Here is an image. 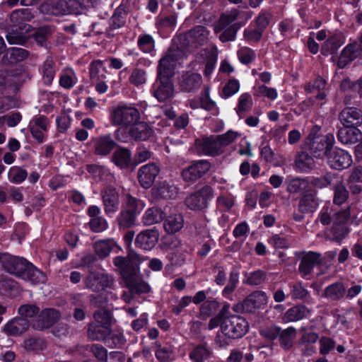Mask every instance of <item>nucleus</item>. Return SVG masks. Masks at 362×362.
I'll use <instances>...</instances> for the list:
<instances>
[{
	"mask_svg": "<svg viewBox=\"0 0 362 362\" xmlns=\"http://www.w3.org/2000/svg\"><path fill=\"white\" fill-rule=\"evenodd\" d=\"M341 211H344V209H338L330 202H327L322 206L318 214L317 221L322 226H329L335 221V217H337L335 214H339Z\"/></svg>",
	"mask_w": 362,
	"mask_h": 362,
	"instance_id": "bb28decb",
	"label": "nucleus"
},
{
	"mask_svg": "<svg viewBox=\"0 0 362 362\" xmlns=\"http://www.w3.org/2000/svg\"><path fill=\"white\" fill-rule=\"evenodd\" d=\"M90 230L94 233H101L108 228V223L103 216L90 218L89 223Z\"/></svg>",
	"mask_w": 362,
	"mask_h": 362,
	"instance_id": "774afa93",
	"label": "nucleus"
},
{
	"mask_svg": "<svg viewBox=\"0 0 362 362\" xmlns=\"http://www.w3.org/2000/svg\"><path fill=\"white\" fill-rule=\"evenodd\" d=\"M160 173V168L156 163L145 164L138 170V180L142 187L150 188Z\"/></svg>",
	"mask_w": 362,
	"mask_h": 362,
	"instance_id": "2eb2a0df",
	"label": "nucleus"
},
{
	"mask_svg": "<svg viewBox=\"0 0 362 362\" xmlns=\"http://www.w3.org/2000/svg\"><path fill=\"white\" fill-rule=\"evenodd\" d=\"M240 62L244 65H248L256 59V53L254 49L248 47H243L237 52Z\"/></svg>",
	"mask_w": 362,
	"mask_h": 362,
	"instance_id": "bf43d9fd",
	"label": "nucleus"
},
{
	"mask_svg": "<svg viewBox=\"0 0 362 362\" xmlns=\"http://www.w3.org/2000/svg\"><path fill=\"white\" fill-rule=\"evenodd\" d=\"M153 95L159 101H165L173 97L174 86L170 78H158L153 86Z\"/></svg>",
	"mask_w": 362,
	"mask_h": 362,
	"instance_id": "aec40b11",
	"label": "nucleus"
},
{
	"mask_svg": "<svg viewBox=\"0 0 362 362\" xmlns=\"http://www.w3.org/2000/svg\"><path fill=\"white\" fill-rule=\"evenodd\" d=\"M349 197V192L341 182H338L334 186L333 203L341 206L345 203Z\"/></svg>",
	"mask_w": 362,
	"mask_h": 362,
	"instance_id": "8fccbe9b",
	"label": "nucleus"
},
{
	"mask_svg": "<svg viewBox=\"0 0 362 362\" xmlns=\"http://www.w3.org/2000/svg\"><path fill=\"white\" fill-rule=\"evenodd\" d=\"M222 145L217 141V138L211 140L210 137L205 136V156H217L223 153Z\"/></svg>",
	"mask_w": 362,
	"mask_h": 362,
	"instance_id": "603ef678",
	"label": "nucleus"
},
{
	"mask_svg": "<svg viewBox=\"0 0 362 362\" xmlns=\"http://www.w3.org/2000/svg\"><path fill=\"white\" fill-rule=\"evenodd\" d=\"M290 296L293 299L303 300L309 296V292L302 285V282H296L290 284Z\"/></svg>",
	"mask_w": 362,
	"mask_h": 362,
	"instance_id": "69168bd1",
	"label": "nucleus"
},
{
	"mask_svg": "<svg viewBox=\"0 0 362 362\" xmlns=\"http://www.w3.org/2000/svg\"><path fill=\"white\" fill-rule=\"evenodd\" d=\"M29 322L24 318H15L9 321L4 327V332L11 336H18L25 332L29 327Z\"/></svg>",
	"mask_w": 362,
	"mask_h": 362,
	"instance_id": "c85d7f7f",
	"label": "nucleus"
},
{
	"mask_svg": "<svg viewBox=\"0 0 362 362\" xmlns=\"http://www.w3.org/2000/svg\"><path fill=\"white\" fill-rule=\"evenodd\" d=\"M337 132L338 141L346 145L354 144L362 138L361 130L356 127L342 125Z\"/></svg>",
	"mask_w": 362,
	"mask_h": 362,
	"instance_id": "4be33fe9",
	"label": "nucleus"
},
{
	"mask_svg": "<svg viewBox=\"0 0 362 362\" xmlns=\"http://www.w3.org/2000/svg\"><path fill=\"white\" fill-rule=\"evenodd\" d=\"M310 311L308 308L302 304L293 306L284 314L283 320L285 322H296L307 317Z\"/></svg>",
	"mask_w": 362,
	"mask_h": 362,
	"instance_id": "c9c22d12",
	"label": "nucleus"
},
{
	"mask_svg": "<svg viewBox=\"0 0 362 362\" xmlns=\"http://www.w3.org/2000/svg\"><path fill=\"white\" fill-rule=\"evenodd\" d=\"M272 18L273 15L271 12L262 9L250 23L264 33L270 25Z\"/></svg>",
	"mask_w": 362,
	"mask_h": 362,
	"instance_id": "37998d69",
	"label": "nucleus"
},
{
	"mask_svg": "<svg viewBox=\"0 0 362 362\" xmlns=\"http://www.w3.org/2000/svg\"><path fill=\"white\" fill-rule=\"evenodd\" d=\"M105 214L112 217L119 209V194L115 188H106L102 194Z\"/></svg>",
	"mask_w": 362,
	"mask_h": 362,
	"instance_id": "412c9836",
	"label": "nucleus"
},
{
	"mask_svg": "<svg viewBox=\"0 0 362 362\" xmlns=\"http://www.w3.org/2000/svg\"><path fill=\"white\" fill-rule=\"evenodd\" d=\"M350 209L348 206L340 213L335 214L337 217H335V221L332 223L331 232L336 238L342 239L349 234V229L347 226V223L350 218Z\"/></svg>",
	"mask_w": 362,
	"mask_h": 362,
	"instance_id": "dca6fc26",
	"label": "nucleus"
},
{
	"mask_svg": "<svg viewBox=\"0 0 362 362\" xmlns=\"http://www.w3.org/2000/svg\"><path fill=\"white\" fill-rule=\"evenodd\" d=\"M78 81L76 75L73 69H64L60 76L59 83L60 86L66 89H70Z\"/></svg>",
	"mask_w": 362,
	"mask_h": 362,
	"instance_id": "3c124183",
	"label": "nucleus"
},
{
	"mask_svg": "<svg viewBox=\"0 0 362 362\" xmlns=\"http://www.w3.org/2000/svg\"><path fill=\"white\" fill-rule=\"evenodd\" d=\"M317 193V190L312 187L303 192L299 197L298 210L303 213H314L320 204Z\"/></svg>",
	"mask_w": 362,
	"mask_h": 362,
	"instance_id": "ddd939ff",
	"label": "nucleus"
},
{
	"mask_svg": "<svg viewBox=\"0 0 362 362\" xmlns=\"http://www.w3.org/2000/svg\"><path fill=\"white\" fill-rule=\"evenodd\" d=\"M184 226V218L180 214H173L164 220L163 228L168 234H175Z\"/></svg>",
	"mask_w": 362,
	"mask_h": 362,
	"instance_id": "72a5a7b5",
	"label": "nucleus"
},
{
	"mask_svg": "<svg viewBox=\"0 0 362 362\" xmlns=\"http://www.w3.org/2000/svg\"><path fill=\"white\" fill-rule=\"evenodd\" d=\"M287 191L291 194L298 193L308 189L309 180L307 178L295 177L292 178L286 177Z\"/></svg>",
	"mask_w": 362,
	"mask_h": 362,
	"instance_id": "ea45409f",
	"label": "nucleus"
},
{
	"mask_svg": "<svg viewBox=\"0 0 362 362\" xmlns=\"http://www.w3.org/2000/svg\"><path fill=\"white\" fill-rule=\"evenodd\" d=\"M129 136L134 140H147L153 134V130L146 122H139L130 127Z\"/></svg>",
	"mask_w": 362,
	"mask_h": 362,
	"instance_id": "2f4dec72",
	"label": "nucleus"
},
{
	"mask_svg": "<svg viewBox=\"0 0 362 362\" xmlns=\"http://www.w3.org/2000/svg\"><path fill=\"white\" fill-rule=\"evenodd\" d=\"M296 329L293 327H288L285 329H281L278 337L281 347L284 350H288L293 347V339L296 337Z\"/></svg>",
	"mask_w": 362,
	"mask_h": 362,
	"instance_id": "79ce46f5",
	"label": "nucleus"
},
{
	"mask_svg": "<svg viewBox=\"0 0 362 362\" xmlns=\"http://www.w3.org/2000/svg\"><path fill=\"white\" fill-rule=\"evenodd\" d=\"M343 38L338 34L329 37L321 47L320 52L323 56L327 57L337 53L339 48L344 44Z\"/></svg>",
	"mask_w": 362,
	"mask_h": 362,
	"instance_id": "7c9ffc66",
	"label": "nucleus"
},
{
	"mask_svg": "<svg viewBox=\"0 0 362 362\" xmlns=\"http://www.w3.org/2000/svg\"><path fill=\"white\" fill-rule=\"evenodd\" d=\"M49 127V122L45 116L35 117L30 122V133L39 143L43 142Z\"/></svg>",
	"mask_w": 362,
	"mask_h": 362,
	"instance_id": "5701e85b",
	"label": "nucleus"
},
{
	"mask_svg": "<svg viewBox=\"0 0 362 362\" xmlns=\"http://www.w3.org/2000/svg\"><path fill=\"white\" fill-rule=\"evenodd\" d=\"M112 279L104 273H90L86 279V288L95 292H100L112 285Z\"/></svg>",
	"mask_w": 362,
	"mask_h": 362,
	"instance_id": "4468645a",
	"label": "nucleus"
},
{
	"mask_svg": "<svg viewBox=\"0 0 362 362\" xmlns=\"http://www.w3.org/2000/svg\"><path fill=\"white\" fill-rule=\"evenodd\" d=\"M252 104V97L250 93H244L238 98V103L236 108V113L240 117L241 114L247 110V107Z\"/></svg>",
	"mask_w": 362,
	"mask_h": 362,
	"instance_id": "338daca9",
	"label": "nucleus"
},
{
	"mask_svg": "<svg viewBox=\"0 0 362 362\" xmlns=\"http://www.w3.org/2000/svg\"><path fill=\"white\" fill-rule=\"evenodd\" d=\"M139 118L137 109L125 105L117 107L111 115L112 122L117 125H129L136 122Z\"/></svg>",
	"mask_w": 362,
	"mask_h": 362,
	"instance_id": "9d476101",
	"label": "nucleus"
},
{
	"mask_svg": "<svg viewBox=\"0 0 362 362\" xmlns=\"http://www.w3.org/2000/svg\"><path fill=\"white\" fill-rule=\"evenodd\" d=\"M186 58L185 50L173 45L159 61L158 67L159 78H171L177 65L182 64Z\"/></svg>",
	"mask_w": 362,
	"mask_h": 362,
	"instance_id": "f257e3e1",
	"label": "nucleus"
},
{
	"mask_svg": "<svg viewBox=\"0 0 362 362\" xmlns=\"http://www.w3.org/2000/svg\"><path fill=\"white\" fill-rule=\"evenodd\" d=\"M346 295V288L341 281L332 283L324 289L322 296L330 301H341Z\"/></svg>",
	"mask_w": 362,
	"mask_h": 362,
	"instance_id": "a878e982",
	"label": "nucleus"
},
{
	"mask_svg": "<svg viewBox=\"0 0 362 362\" xmlns=\"http://www.w3.org/2000/svg\"><path fill=\"white\" fill-rule=\"evenodd\" d=\"M325 159L330 168L339 171L347 169L353 163L351 155L338 147H333Z\"/></svg>",
	"mask_w": 362,
	"mask_h": 362,
	"instance_id": "423d86ee",
	"label": "nucleus"
},
{
	"mask_svg": "<svg viewBox=\"0 0 362 362\" xmlns=\"http://www.w3.org/2000/svg\"><path fill=\"white\" fill-rule=\"evenodd\" d=\"M116 245L113 239L102 240L95 243L94 250L100 257H106Z\"/></svg>",
	"mask_w": 362,
	"mask_h": 362,
	"instance_id": "a18cd8bd",
	"label": "nucleus"
},
{
	"mask_svg": "<svg viewBox=\"0 0 362 362\" xmlns=\"http://www.w3.org/2000/svg\"><path fill=\"white\" fill-rule=\"evenodd\" d=\"M218 60V53L216 47H215L214 50L207 52L205 49V76L211 74L215 68Z\"/></svg>",
	"mask_w": 362,
	"mask_h": 362,
	"instance_id": "052dcab7",
	"label": "nucleus"
},
{
	"mask_svg": "<svg viewBox=\"0 0 362 362\" xmlns=\"http://www.w3.org/2000/svg\"><path fill=\"white\" fill-rule=\"evenodd\" d=\"M27 176V171L18 166L11 167L8 172V180L15 184L21 183L26 179Z\"/></svg>",
	"mask_w": 362,
	"mask_h": 362,
	"instance_id": "4d7b16f0",
	"label": "nucleus"
},
{
	"mask_svg": "<svg viewBox=\"0 0 362 362\" xmlns=\"http://www.w3.org/2000/svg\"><path fill=\"white\" fill-rule=\"evenodd\" d=\"M264 33L250 23L243 31V37L250 45H253L260 42Z\"/></svg>",
	"mask_w": 362,
	"mask_h": 362,
	"instance_id": "09e8293b",
	"label": "nucleus"
},
{
	"mask_svg": "<svg viewBox=\"0 0 362 362\" xmlns=\"http://www.w3.org/2000/svg\"><path fill=\"white\" fill-rule=\"evenodd\" d=\"M54 62L51 58H47L42 67V78L45 83L50 84L55 75Z\"/></svg>",
	"mask_w": 362,
	"mask_h": 362,
	"instance_id": "13d9d810",
	"label": "nucleus"
},
{
	"mask_svg": "<svg viewBox=\"0 0 362 362\" xmlns=\"http://www.w3.org/2000/svg\"><path fill=\"white\" fill-rule=\"evenodd\" d=\"M238 16L239 11L236 9L228 13H222L218 23L215 25V32H220L228 25H230L238 18Z\"/></svg>",
	"mask_w": 362,
	"mask_h": 362,
	"instance_id": "de8ad7c7",
	"label": "nucleus"
},
{
	"mask_svg": "<svg viewBox=\"0 0 362 362\" xmlns=\"http://www.w3.org/2000/svg\"><path fill=\"white\" fill-rule=\"evenodd\" d=\"M33 18L28 9H18L13 11L10 16V20L14 27L19 26L20 29H25V32L29 31L30 26L25 22L29 21Z\"/></svg>",
	"mask_w": 362,
	"mask_h": 362,
	"instance_id": "f704fd0d",
	"label": "nucleus"
},
{
	"mask_svg": "<svg viewBox=\"0 0 362 362\" xmlns=\"http://www.w3.org/2000/svg\"><path fill=\"white\" fill-rule=\"evenodd\" d=\"M19 291L17 284L10 278L0 279V294L14 296Z\"/></svg>",
	"mask_w": 362,
	"mask_h": 362,
	"instance_id": "6e6d98bb",
	"label": "nucleus"
},
{
	"mask_svg": "<svg viewBox=\"0 0 362 362\" xmlns=\"http://www.w3.org/2000/svg\"><path fill=\"white\" fill-rule=\"evenodd\" d=\"M342 125L358 128L362 125V110L356 107H345L339 114Z\"/></svg>",
	"mask_w": 362,
	"mask_h": 362,
	"instance_id": "6ab92c4d",
	"label": "nucleus"
},
{
	"mask_svg": "<svg viewBox=\"0 0 362 362\" xmlns=\"http://www.w3.org/2000/svg\"><path fill=\"white\" fill-rule=\"evenodd\" d=\"M131 160V153L129 150L121 148L117 149L113 154L112 161L121 168L129 165Z\"/></svg>",
	"mask_w": 362,
	"mask_h": 362,
	"instance_id": "49530a36",
	"label": "nucleus"
},
{
	"mask_svg": "<svg viewBox=\"0 0 362 362\" xmlns=\"http://www.w3.org/2000/svg\"><path fill=\"white\" fill-rule=\"evenodd\" d=\"M22 279L34 285L43 284L47 281L46 275L30 262Z\"/></svg>",
	"mask_w": 362,
	"mask_h": 362,
	"instance_id": "473e14b6",
	"label": "nucleus"
},
{
	"mask_svg": "<svg viewBox=\"0 0 362 362\" xmlns=\"http://www.w3.org/2000/svg\"><path fill=\"white\" fill-rule=\"evenodd\" d=\"M267 303L264 291H255L249 294L242 302L234 306L235 312L254 313L257 309H262Z\"/></svg>",
	"mask_w": 362,
	"mask_h": 362,
	"instance_id": "39448f33",
	"label": "nucleus"
},
{
	"mask_svg": "<svg viewBox=\"0 0 362 362\" xmlns=\"http://www.w3.org/2000/svg\"><path fill=\"white\" fill-rule=\"evenodd\" d=\"M153 194L158 198L165 199H174L177 194V188L173 184L163 181L153 188Z\"/></svg>",
	"mask_w": 362,
	"mask_h": 362,
	"instance_id": "cd10ccee",
	"label": "nucleus"
},
{
	"mask_svg": "<svg viewBox=\"0 0 362 362\" xmlns=\"http://www.w3.org/2000/svg\"><path fill=\"white\" fill-rule=\"evenodd\" d=\"M94 319L88 328V337L93 340H105L111 334L112 314L100 309L95 313Z\"/></svg>",
	"mask_w": 362,
	"mask_h": 362,
	"instance_id": "f03ea898",
	"label": "nucleus"
},
{
	"mask_svg": "<svg viewBox=\"0 0 362 362\" xmlns=\"http://www.w3.org/2000/svg\"><path fill=\"white\" fill-rule=\"evenodd\" d=\"M136 216V215L129 210L122 209L117 218L119 228L127 229L134 226Z\"/></svg>",
	"mask_w": 362,
	"mask_h": 362,
	"instance_id": "c03bdc74",
	"label": "nucleus"
},
{
	"mask_svg": "<svg viewBox=\"0 0 362 362\" xmlns=\"http://www.w3.org/2000/svg\"><path fill=\"white\" fill-rule=\"evenodd\" d=\"M138 47L144 53L151 54L155 49V41L148 34L140 35L137 40Z\"/></svg>",
	"mask_w": 362,
	"mask_h": 362,
	"instance_id": "5fc2aeb1",
	"label": "nucleus"
},
{
	"mask_svg": "<svg viewBox=\"0 0 362 362\" xmlns=\"http://www.w3.org/2000/svg\"><path fill=\"white\" fill-rule=\"evenodd\" d=\"M334 136L328 133L323 137H318L316 140L308 143L309 149L316 158L327 157L328 153L332 149L334 144Z\"/></svg>",
	"mask_w": 362,
	"mask_h": 362,
	"instance_id": "f8f14e48",
	"label": "nucleus"
},
{
	"mask_svg": "<svg viewBox=\"0 0 362 362\" xmlns=\"http://www.w3.org/2000/svg\"><path fill=\"white\" fill-rule=\"evenodd\" d=\"M203 201L204 194L202 189H200L186 199V204L187 207L192 210H199L202 207Z\"/></svg>",
	"mask_w": 362,
	"mask_h": 362,
	"instance_id": "e2e57ef3",
	"label": "nucleus"
},
{
	"mask_svg": "<svg viewBox=\"0 0 362 362\" xmlns=\"http://www.w3.org/2000/svg\"><path fill=\"white\" fill-rule=\"evenodd\" d=\"M240 267L233 266L229 272L228 281L226 280V274L223 270L218 269L217 274L215 275L214 281L218 286H223L227 283L222 291L223 297L229 298L239 284Z\"/></svg>",
	"mask_w": 362,
	"mask_h": 362,
	"instance_id": "20e7f679",
	"label": "nucleus"
},
{
	"mask_svg": "<svg viewBox=\"0 0 362 362\" xmlns=\"http://www.w3.org/2000/svg\"><path fill=\"white\" fill-rule=\"evenodd\" d=\"M204 173V162L200 160L183 170L182 175L185 181L195 182Z\"/></svg>",
	"mask_w": 362,
	"mask_h": 362,
	"instance_id": "4c0bfd02",
	"label": "nucleus"
},
{
	"mask_svg": "<svg viewBox=\"0 0 362 362\" xmlns=\"http://www.w3.org/2000/svg\"><path fill=\"white\" fill-rule=\"evenodd\" d=\"M322 264V255L320 252L309 251L301 257L298 272L303 279L310 275L315 267Z\"/></svg>",
	"mask_w": 362,
	"mask_h": 362,
	"instance_id": "9b49d317",
	"label": "nucleus"
},
{
	"mask_svg": "<svg viewBox=\"0 0 362 362\" xmlns=\"http://www.w3.org/2000/svg\"><path fill=\"white\" fill-rule=\"evenodd\" d=\"M248 330V322L240 315H232L226 317L222 324V333L230 339H240Z\"/></svg>",
	"mask_w": 362,
	"mask_h": 362,
	"instance_id": "7ed1b4c3",
	"label": "nucleus"
},
{
	"mask_svg": "<svg viewBox=\"0 0 362 362\" xmlns=\"http://www.w3.org/2000/svg\"><path fill=\"white\" fill-rule=\"evenodd\" d=\"M60 317V313L54 308H46L41 311L37 318L33 322V327L37 330H44L52 326Z\"/></svg>",
	"mask_w": 362,
	"mask_h": 362,
	"instance_id": "a211bd4d",
	"label": "nucleus"
},
{
	"mask_svg": "<svg viewBox=\"0 0 362 362\" xmlns=\"http://www.w3.org/2000/svg\"><path fill=\"white\" fill-rule=\"evenodd\" d=\"M29 262L23 258L14 257L11 255L0 253V268L8 273L22 278Z\"/></svg>",
	"mask_w": 362,
	"mask_h": 362,
	"instance_id": "0eeeda50",
	"label": "nucleus"
},
{
	"mask_svg": "<svg viewBox=\"0 0 362 362\" xmlns=\"http://www.w3.org/2000/svg\"><path fill=\"white\" fill-rule=\"evenodd\" d=\"M357 57L356 47L353 45H347L341 51L339 57L337 66L339 69L345 68Z\"/></svg>",
	"mask_w": 362,
	"mask_h": 362,
	"instance_id": "58836bf2",
	"label": "nucleus"
},
{
	"mask_svg": "<svg viewBox=\"0 0 362 362\" xmlns=\"http://www.w3.org/2000/svg\"><path fill=\"white\" fill-rule=\"evenodd\" d=\"M145 203L132 196L127 194L125 198L124 205L122 209H127L134 214L138 215L144 209Z\"/></svg>",
	"mask_w": 362,
	"mask_h": 362,
	"instance_id": "864d4df0",
	"label": "nucleus"
},
{
	"mask_svg": "<svg viewBox=\"0 0 362 362\" xmlns=\"http://www.w3.org/2000/svg\"><path fill=\"white\" fill-rule=\"evenodd\" d=\"M76 0H59L57 2H49L41 6L42 13L54 16L68 15L74 13L78 8Z\"/></svg>",
	"mask_w": 362,
	"mask_h": 362,
	"instance_id": "1a4fd4ad",
	"label": "nucleus"
},
{
	"mask_svg": "<svg viewBox=\"0 0 362 362\" xmlns=\"http://www.w3.org/2000/svg\"><path fill=\"white\" fill-rule=\"evenodd\" d=\"M94 152L101 156L108 155L115 147V142L110 135L101 136L92 140Z\"/></svg>",
	"mask_w": 362,
	"mask_h": 362,
	"instance_id": "393cba45",
	"label": "nucleus"
},
{
	"mask_svg": "<svg viewBox=\"0 0 362 362\" xmlns=\"http://www.w3.org/2000/svg\"><path fill=\"white\" fill-rule=\"evenodd\" d=\"M141 259L134 252L129 253L127 258L119 256L114 259L115 266L119 270L124 278H128L136 274Z\"/></svg>",
	"mask_w": 362,
	"mask_h": 362,
	"instance_id": "6e6552de",
	"label": "nucleus"
},
{
	"mask_svg": "<svg viewBox=\"0 0 362 362\" xmlns=\"http://www.w3.org/2000/svg\"><path fill=\"white\" fill-rule=\"evenodd\" d=\"M159 237L160 233L157 228L146 229L137 235L135 245L143 250H150L158 243Z\"/></svg>",
	"mask_w": 362,
	"mask_h": 362,
	"instance_id": "f3484780",
	"label": "nucleus"
},
{
	"mask_svg": "<svg viewBox=\"0 0 362 362\" xmlns=\"http://www.w3.org/2000/svg\"><path fill=\"white\" fill-rule=\"evenodd\" d=\"M164 212L157 206L148 208L144 214L141 221L144 226H151L163 220Z\"/></svg>",
	"mask_w": 362,
	"mask_h": 362,
	"instance_id": "e433bc0d",
	"label": "nucleus"
},
{
	"mask_svg": "<svg viewBox=\"0 0 362 362\" xmlns=\"http://www.w3.org/2000/svg\"><path fill=\"white\" fill-rule=\"evenodd\" d=\"M267 243L272 245L275 250L288 249L290 247L289 240L284 236L279 234H274L267 240Z\"/></svg>",
	"mask_w": 362,
	"mask_h": 362,
	"instance_id": "0e129e2a",
	"label": "nucleus"
},
{
	"mask_svg": "<svg viewBox=\"0 0 362 362\" xmlns=\"http://www.w3.org/2000/svg\"><path fill=\"white\" fill-rule=\"evenodd\" d=\"M239 90V81L234 78H230L223 88L221 97L224 99H227L237 93Z\"/></svg>",
	"mask_w": 362,
	"mask_h": 362,
	"instance_id": "680f3d73",
	"label": "nucleus"
},
{
	"mask_svg": "<svg viewBox=\"0 0 362 362\" xmlns=\"http://www.w3.org/2000/svg\"><path fill=\"white\" fill-rule=\"evenodd\" d=\"M315 168L313 158L307 152L301 151L298 153L295 160V168L300 173H309Z\"/></svg>",
	"mask_w": 362,
	"mask_h": 362,
	"instance_id": "c756f323",
	"label": "nucleus"
},
{
	"mask_svg": "<svg viewBox=\"0 0 362 362\" xmlns=\"http://www.w3.org/2000/svg\"><path fill=\"white\" fill-rule=\"evenodd\" d=\"M202 83V77L197 72L187 71L183 74L180 78L179 84L184 91L190 92L200 88Z\"/></svg>",
	"mask_w": 362,
	"mask_h": 362,
	"instance_id": "b1692460",
	"label": "nucleus"
},
{
	"mask_svg": "<svg viewBox=\"0 0 362 362\" xmlns=\"http://www.w3.org/2000/svg\"><path fill=\"white\" fill-rule=\"evenodd\" d=\"M243 275L245 279L243 283L249 286H259L267 279V273L262 269H257L251 272H245Z\"/></svg>",
	"mask_w": 362,
	"mask_h": 362,
	"instance_id": "a19ab883",
	"label": "nucleus"
}]
</instances>
